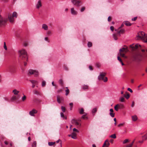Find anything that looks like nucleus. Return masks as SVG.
Here are the masks:
<instances>
[{
  "mask_svg": "<svg viewBox=\"0 0 147 147\" xmlns=\"http://www.w3.org/2000/svg\"><path fill=\"white\" fill-rule=\"evenodd\" d=\"M139 47H130V49L133 51H136V53L133 56L134 60L140 61L142 59V55L140 53Z\"/></svg>",
  "mask_w": 147,
  "mask_h": 147,
  "instance_id": "f257e3e1",
  "label": "nucleus"
},
{
  "mask_svg": "<svg viewBox=\"0 0 147 147\" xmlns=\"http://www.w3.org/2000/svg\"><path fill=\"white\" fill-rule=\"evenodd\" d=\"M138 39L142 40V41L147 43V34L142 31L139 32L136 36Z\"/></svg>",
  "mask_w": 147,
  "mask_h": 147,
  "instance_id": "f03ea898",
  "label": "nucleus"
},
{
  "mask_svg": "<svg viewBox=\"0 0 147 147\" xmlns=\"http://www.w3.org/2000/svg\"><path fill=\"white\" fill-rule=\"evenodd\" d=\"M19 56L20 58L23 60L27 61L28 58L27 52L24 49L19 51Z\"/></svg>",
  "mask_w": 147,
  "mask_h": 147,
  "instance_id": "7ed1b4c3",
  "label": "nucleus"
},
{
  "mask_svg": "<svg viewBox=\"0 0 147 147\" xmlns=\"http://www.w3.org/2000/svg\"><path fill=\"white\" fill-rule=\"evenodd\" d=\"M18 14L16 12H14L13 13L12 16L10 14H9L8 15V18L10 22L11 23H13L14 21V17L16 18L17 17Z\"/></svg>",
  "mask_w": 147,
  "mask_h": 147,
  "instance_id": "20e7f679",
  "label": "nucleus"
},
{
  "mask_svg": "<svg viewBox=\"0 0 147 147\" xmlns=\"http://www.w3.org/2000/svg\"><path fill=\"white\" fill-rule=\"evenodd\" d=\"M105 72L100 73V75L98 77V79L99 80H102L104 82H106L108 80L107 78L105 77L106 74Z\"/></svg>",
  "mask_w": 147,
  "mask_h": 147,
  "instance_id": "39448f33",
  "label": "nucleus"
},
{
  "mask_svg": "<svg viewBox=\"0 0 147 147\" xmlns=\"http://www.w3.org/2000/svg\"><path fill=\"white\" fill-rule=\"evenodd\" d=\"M128 51V50L127 48H123L122 49H120L119 50L120 56L126 58L125 54L123 52L126 53Z\"/></svg>",
  "mask_w": 147,
  "mask_h": 147,
  "instance_id": "423d86ee",
  "label": "nucleus"
},
{
  "mask_svg": "<svg viewBox=\"0 0 147 147\" xmlns=\"http://www.w3.org/2000/svg\"><path fill=\"white\" fill-rule=\"evenodd\" d=\"M29 74L30 75H34L35 77H36L38 76L39 74L38 72V71L32 69H30L28 70Z\"/></svg>",
  "mask_w": 147,
  "mask_h": 147,
  "instance_id": "0eeeda50",
  "label": "nucleus"
},
{
  "mask_svg": "<svg viewBox=\"0 0 147 147\" xmlns=\"http://www.w3.org/2000/svg\"><path fill=\"white\" fill-rule=\"evenodd\" d=\"M42 0H38L36 1L35 7L36 9H39L42 7Z\"/></svg>",
  "mask_w": 147,
  "mask_h": 147,
  "instance_id": "6e6552de",
  "label": "nucleus"
},
{
  "mask_svg": "<svg viewBox=\"0 0 147 147\" xmlns=\"http://www.w3.org/2000/svg\"><path fill=\"white\" fill-rule=\"evenodd\" d=\"M7 20V19L4 18L0 15V26H2L4 25Z\"/></svg>",
  "mask_w": 147,
  "mask_h": 147,
  "instance_id": "1a4fd4ad",
  "label": "nucleus"
},
{
  "mask_svg": "<svg viewBox=\"0 0 147 147\" xmlns=\"http://www.w3.org/2000/svg\"><path fill=\"white\" fill-rule=\"evenodd\" d=\"M71 122L72 124L75 125L78 128L80 127L81 125L80 124L77 120L74 119H72L71 120Z\"/></svg>",
  "mask_w": 147,
  "mask_h": 147,
  "instance_id": "9d476101",
  "label": "nucleus"
},
{
  "mask_svg": "<svg viewBox=\"0 0 147 147\" xmlns=\"http://www.w3.org/2000/svg\"><path fill=\"white\" fill-rule=\"evenodd\" d=\"M71 1L74 5L77 7L80 6V1L76 0H71Z\"/></svg>",
  "mask_w": 147,
  "mask_h": 147,
  "instance_id": "9b49d317",
  "label": "nucleus"
},
{
  "mask_svg": "<svg viewBox=\"0 0 147 147\" xmlns=\"http://www.w3.org/2000/svg\"><path fill=\"white\" fill-rule=\"evenodd\" d=\"M37 111L34 109H33L32 111L29 112V114L32 116H34V114L36 113Z\"/></svg>",
  "mask_w": 147,
  "mask_h": 147,
  "instance_id": "f8f14e48",
  "label": "nucleus"
},
{
  "mask_svg": "<svg viewBox=\"0 0 147 147\" xmlns=\"http://www.w3.org/2000/svg\"><path fill=\"white\" fill-rule=\"evenodd\" d=\"M109 145L110 143L109 140H107L105 141L102 147H109Z\"/></svg>",
  "mask_w": 147,
  "mask_h": 147,
  "instance_id": "ddd939ff",
  "label": "nucleus"
},
{
  "mask_svg": "<svg viewBox=\"0 0 147 147\" xmlns=\"http://www.w3.org/2000/svg\"><path fill=\"white\" fill-rule=\"evenodd\" d=\"M57 101L59 103L61 102V101L63 100V98L62 97H60L59 95H57Z\"/></svg>",
  "mask_w": 147,
  "mask_h": 147,
  "instance_id": "4468645a",
  "label": "nucleus"
},
{
  "mask_svg": "<svg viewBox=\"0 0 147 147\" xmlns=\"http://www.w3.org/2000/svg\"><path fill=\"white\" fill-rule=\"evenodd\" d=\"M30 81L32 83V87L33 88H34L35 85L36 84H38V82L34 80H30Z\"/></svg>",
  "mask_w": 147,
  "mask_h": 147,
  "instance_id": "2eb2a0df",
  "label": "nucleus"
},
{
  "mask_svg": "<svg viewBox=\"0 0 147 147\" xmlns=\"http://www.w3.org/2000/svg\"><path fill=\"white\" fill-rule=\"evenodd\" d=\"M71 14L74 15H76L77 14V11H76L75 10L74 8L73 7L71 8Z\"/></svg>",
  "mask_w": 147,
  "mask_h": 147,
  "instance_id": "dca6fc26",
  "label": "nucleus"
},
{
  "mask_svg": "<svg viewBox=\"0 0 147 147\" xmlns=\"http://www.w3.org/2000/svg\"><path fill=\"white\" fill-rule=\"evenodd\" d=\"M42 29L46 30H47L48 28V26L45 24H43L42 25Z\"/></svg>",
  "mask_w": 147,
  "mask_h": 147,
  "instance_id": "f3484780",
  "label": "nucleus"
},
{
  "mask_svg": "<svg viewBox=\"0 0 147 147\" xmlns=\"http://www.w3.org/2000/svg\"><path fill=\"white\" fill-rule=\"evenodd\" d=\"M121 105H119L118 104L116 105L114 107L116 111H117L118 110L119 108H120Z\"/></svg>",
  "mask_w": 147,
  "mask_h": 147,
  "instance_id": "a211bd4d",
  "label": "nucleus"
},
{
  "mask_svg": "<svg viewBox=\"0 0 147 147\" xmlns=\"http://www.w3.org/2000/svg\"><path fill=\"white\" fill-rule=\"evenodd\" d=\"M132 118L133 121H136L138 119V117L136 115L132 116Z\"/></svg>",
  "mask_w": 147,
  "mask_h": 147,
  "instance_id": "6ab92c4d",
  "label": "nucleus"
},
{
  "mask_svg": "<svg viewBox=\"0 0 147 147\" xmlns=\"http://www.w3.org/2000/svg\"><path fill=\"white\" fill-rule=\"evenodd\" d=\"M12 92L14 94L17 95L19 93V91L16 89H14L13 90Z\"/></svg>",
  "mask_w": 147,
  "mask_h": 147,
  "instance_id": "aec40b11",
  "label": "nucleus"
},
{
  "mask_svg": "<svg viewBox=\"0 0 147 147\" xmlns=\"http://www.w3.org/2000/svg\"><path fill=\"white\" fill-rule=\"evenodd\" d=\"M124 24L127 26H130L131 25V24L128 21L125 22Z\"/></svg>",
  "mask_w": 147,
  "mask_h": 147,
  "instance_id": "412c9836",
  "label": "nucleus"
},
{
  "mask_svg": "<svg viewBox=\"0 0 147 147\" xmlns=\"http://www.w3.org/2000/svg\"><path fill=\"white\" fill-rule=\"evenodd\" d=\"M125 31L123 29H121L119 31H117V33L118 34H120L121 33H123Z\"/></svg>",
  "mask_w": 147,
  "mask_h": 147,
  "instance_id": "4be33fe9",
  "label": "nucleus"
},
{
  "mask_svg": "<svg viewBox=\"0 0 147 147\" xmlns=\"http://www.w3.org/2000/svg\"><path fill=\"white\" fill-rule=\"evenodd\" d=\"M143 140H147V133L143 136L142 137Z\"/></svg>",
  "mask_w": 147,
  "mask_h": 147,
  "instance_id": "5701e85b",
  "label": "nucleus"
},
{
  "mask_svg": "<svg viewBox=\"0 0 147 147\" xmlns=\"http://www.w3.org/2000/svg\"><path fill=\"white\" fill-rule=\"evenodd\" d=\"M82 88L83 90H85L88 88V86L87 85H84L82 86Z\"/></svg>",
  "mask_w": 147,
  "mask_h": 147,
  "instance_id": "b1692460",
  "label": "nucleus"
},
{
  "mask_svg": "<svg viewBox=\"0 0 147 147\" xmlns=\"http://www.w3.org/2000/svg\"><path fill=\"white\" fill-rule=\"evenodd\" d=\"M66 89L65 90V95L66 96H67L68 94L69 93V90L68 88L67 87H66Z\"/></svg>",
  "mask_w": 147,
  "mask_h": 147,
  "instance_id": "393cba45",
  "label": "nucleus"
},
{
  "mask_svg": "<svg viewBox=\"0 0 147 147\" xmlns=\"http://www.w3.org/2000/svg\"><path fill=\"white\" fill-rule=\"evenodd\" d=\"M142 52L143 53V54H144L145 56L147 55V50L146 51L145 49H142Z\"/></svg>",
  "mask_w": 147,
  "mask_h": 147,
  "instance_id": "a878e982",
  "label": "nucleus"
},
{
  "mask_svg": "<svg viewBox=\"0 0 147 147\" xmlns=\"http://www.w3.org/2000/svg\"><path fill=\"white\" fill-rule=\"evenodd\" d=\"M60 115H61V117L63 118V119H67V117H65V116L64 115V114L63 113L61 112L60 113Z\"/></svg>",
  "mask_w": 147,
  "mask_h": 147,
  "instance_id": "bb28decb",
  "label": "nucleus"
},
{
  "mask_svg": "<svg viewBox=\"0 0 147 147\" xmlns=\"http://www.w3.org/2000/svg\"><path fill=\"white\" fill-rule=\"evenodd\" d=\"M113 36L115 40H116L117 39V34H114L113 35Z\"/></svg>",
  "mask_w": 147,
  "mask_h": 147,
  "instance_id": "cd10ccee",
  "label": "nucleus"
},
{
  "mask_svg": "<svg viewBox=\"0 0 147 147\" xmlns=\"http://www.w3.org/2000/svg\"><path fill=\"white\" fill-rule=\"evenodd\" d=\"M55 142H48V145L49 146H51L53 145L54 144H55Z\"/></svg>",
  "mask_w": 147,
  "mask_h": 147,
  "instance_id": "c85d7f7f",
  "label": "nucleus"
},
{
  "mask_svg": "<svg viewBox=\"0 0 147 147\" xmlns=\"http://www.w3.org/2000/svg\"><path fill=\"white\" fill-rule=\"evenodd\" d=\"M97 111V109L96 108H94L92 109V112L94 115V113L96 112Z\"/></svg>",
  "mask_w": 147,
  "mask_h": 147,
  "instance_id": "c756f323",
  "label": "nucleus"
},
{
  "mask_svg": "<svg viewBox=\"0 0 147 147\" xmlns=\"http://www.w3.org/2000/svg\"><path fill=\"white\" fill-rule=\"evenodd\" d=\"M59 84L61 85L62 86H63V81L62 80L60 79L59 80Z\"/></svg>",
  "mask_w": 147,
  "mask_h": 147,
  "instance_id": "7c9ffc66",
  "label": "nucleus"
},
{
  "mask_svg": "<svg viewBox=\"0 0 147 147\" xmlns=\"http://www.w3.org/2000/svg\"><path fill=\"white\" fill-rule=\"evenodd\" d=\"M129 46H141V45L139 43H134L132 45H131Z\"/></svg>",
  "mask_w": 147,
  "mask_h": 147,
  "instance_id": "2f4dec72",
  "label": "nucleus"
},
{
  "mask_svg": "<svg viewBox=\"0 0 147 147\" xmlns=\"http://www.w3.org/2000/svg\"><path fill=\"white\" fill-rule=\"evenodd\" d=\"M124 96L127 99L129 98L130 96L129 94L128 93L126 95L124 94Z\"/></svg>",
  "mask_w": 147,
  "mask_h": 147,
  "instance_id": "473e14b6",
  "label": "nucleus"
},
{
  "mask_svg": "<svg viewBox=\"0 0 147 147\" xmlns=\"http://www.w3.org/2000/svg\"><path fill=\"white\" fill-rule=\"evenodd\" d=\"M36 141H34L32 144V147H36Z\"/></svg>",
  "mask_w": 147,
  "mask_h": 147,
  "instance_id": "72a5a7b5",
  "label": "nucleus"
},
{
  "mask_svg": "<svg viewBox=\"0 0 147 147\" xmlns=\"http://www.w3.org/2000/svg\"><path fill=\"white\" fill-rule=\"evenodd\" d=\"M17 97L16 96H13L11 98V100H15L17 99Z\"/></svg>",
  "mask_w": 147,
  "mask_h": 147,
  "instance_id": "f704fd0d",
  "label": "nucleus"
},
{
  "mask_svg": "<svg viewBox=\"0 0 147 147\" xmlns=\"http://www.w3.org/2000/svg\"><path fill=\"white\" fill-rule=\"evenodd\" d=\"M110 137L111 138H112L115 139L116 138V135L115 134H113L112 135H111L110 136Z\"/></svg>",
  "mask_w": 147,
  "mask_h": 147,
  "instance_id": "c9c22d12",
  "label": "nucleus"
},
{
  "mask_svg": "<svg viewBox=\"0 0 147 147\" xmlns=\"http://www.w3.org/2000/svg\"><path fill=\"white\" fill-rule=\"evenodd\" d=\"M10 141L9 140H5V141H4V143L6 145H8L9 144V143L10 142Z\"/></svg>",
  "mask_w": 147,
  "mask_h": 147,
  "instance_id": "e433bc0d",
  "label": "nucleus"
},
{
  "mask_svg": "<svg viewBox=\"0 0 147 147\" xmlns=\"http://www.w3.org/2000/svg\"><path fill=\"white\" fill-rule=\"evenodd\" d=\"M61 109L62 111L64 113L65 111V107L63 106L61 107Z\"/></svg>",
  "mask_w": 147,
  "mask_h": 147,
  "instance_id": "4c0bfd02",
  "label": "nucleus"
},
{
  "mask_svg": "<svg viewBox=\"0 0 147 147\" xmlns=\"http://www.w3.org/2000/svg\"><path fill=\"white\" fill-rule=\"evenodd\" d=\"M26 99V96L24 95L22 97V101H24Z\"/></svg>",
  "mask_w": 147,
  "mask_h": 147,
  "instance_id": "58836bf2",
  "label": "nucleus"
},
{
  "mask_svg": "<svg viewBox=\"0 0 147 147\" xmlns=\"http://www.w3.org/2000/svg\"><path fill=\"white\" fill-rule=\"evenodd\" d=\"M33 92L34 94L37 95H39L40 94L39 92L38 91L36 90H34L33 91Z\"/></svg>",
  "mask_w": 147,
  "mask_h": 147,
  "instance_id": "ea45409f",
  "label": "nucleus"
},
{
  "mask_svg": "<svg viewBox=\"0 0 147 147\" xmlns=\"http://www.w3.org/2000/svg\"><path fill=\"white\" fill-rule=\"evenodd\" d=\"M60 142V147H62V142L61 141V140L60 139H59L58 140H57L56 142L57 143H58L59 142Z\"/></svg>",
  "mask_w": 147,
  "mask_h": 147,
  "instance_id": "a19ab883",
  "label": "nucleus"
},
{
  "mask_svg": "<svg viewBox=\"0 0 147 147\" xmlns=\"http://www.w3.org/2000/svg\"><path fill=\"white\" fill-rule=\"evenodd\" d=\"M110 115L112 117H114L115 116V113L113 112H110Z\"/></svg>",
  "mask_w": 147,
  "mask_h": 147,
  "instance_id": "79ce46f5",
  "label": "nucleus"
},
{
  "mask_svg": "<svg viewBox=\"0 0 147 147\" xmlns=\"http://www.w3.org/2000/svg\"><path fill=\"white\" fill-rule=\"evenodd\" d=\"M125 99L123 97H121L120 98V100L121 102H124Z\"/></svg>",
  "mask_w": 147,
  "mask_h": 147,
  "instance_id": "37998d69",
  "label": "nucleus"
},
{
  "mask_svg": "<svg viewBox=\"0 0 147 147\" xmlns=\"http://www.w3.org/2000/svg\"><path fill=\"white\" fill-rule=\"evenodd\" d=\"M84 110L83 108H81L80 111V113L81 114H82L83 113Z\"/></svg>",
  "mask_w": 147,
  "mask_h": 147,
  "instance_id": "c03bdc74",
  "label": "nucleus"
},
{
  "mask_svg": "<svg viewBox=\"0 0 147 147\" xmlns=\"http://www.w3.org/2000/svg\"><path fill=\"white\" fill-rule=\"evenodd\" d=\"M46 85V82L45 81H43L42 82V87L45 86Z\"/></svg>",
  "mask_w": 147,
  "mask_h": 147,
  "instance_id": "a18cd8bd",
  "label": "nucleus"
},
{
  "mask_svg": "<svg viewBox=\"0 0 147 147\" xmlns=\"http://www.w3.org/2000/svg\"><path fill=\"white\" fill-rule=\"evenodd\" d=\"M73 131L74 132L79 133V131L76 128H74L73 129Z\"/></svg>",
  "mask_w": 147,
  "mask_h": 147,
  "instance_id": "49530a36",
  "label": "nucleus"
},
{
  "mask_svg": "<svg viewBox=\"0 0 147 147\" xmlns=\"http://www.w3.org/2000/svg\"><path fill=\"white\" fill-rule=\"evenodd\" d=\"M77 136L73 135L71 134V138L74 139H76L77 138Z\"/></svg>",
  "mask_w": 147,
  "mask_h": 147,
  "instance_id": "de8ad7c7",
  "label": "nucleus"
},
{
  "mask_svg": "<svg viewBox=\"0 0 147 147\" xmlns=\"http://www.w3.org/2000/svg\"><path fill=\"white\" fill-rule=\"evenodd\" d=\"M129 141V140L128 139H126L123 142V144H125L127 142H128Z\"/></svg>",
  "mask_w": 147,
  "mask_h": 147,
  "instance_id": "09e8293b",
  "label": "nucleus"
},
{
  "mask_svg": "<svg viewBox=\"0 0 147 147\" xmlns=\"http://www.w3.org/2000/svg\"><path fill=\"white\" fill-rule=\"evenodd\" d=\"M96 66L98 68H99L100 66V65L99 63H96Z\"/></svg>",
  "mask_w": 147,
  "mask_h": 147,
  "instance_id": "8fccbe9b",
  "label": "nucleus"
},
{
  "mask_svg": "<svg viewBox=\"0 0 147 147\" xmlns=\"http://www.w3.org/2000/svg\"><path fill=\"white\" fill-rule=\"evenodd\" d=\"M82 118L84 119H85L86 118L87 119H88V117H87L85 115H84L82 116Z\"/></svg>",
  "mask_w": 147,
  "mask_h": 147,
  "instance_id": "3c124183",
  "label": "nucleus"
},
{
  "mask_svg": "<svg viewBox=\"0 0 147 147\" xmlns=\"http://www.w3.org/2000/svg\"><path fill=\"white\" fill-rule=\"evenodd\" d=\"M85 9V8L84 7H83L81 9L80 11L81 12L83 11Z\"/></svg>",
  "mask_w": 147,
  "mask_h": 147,
  "instance_id": "603ef678",
  "label": "nucleus"
},
{
  "mask_svg": "<svg viewBox=\"0 0 147 147\" xmlns=\"http://www.w3.org/2000/svg\"><path fill=\"white\" fill-rule=\"evenodd\" d=\"M92 43L90 42H88V46H92Z\"/></svg>",
  "mask_w": 147,
  "mask_h": 147,
  "instance_id": "864d4df0",
  "label": "nucleus"
},
{
  "mask_svg": "<svg viewBox=\"0 0 147 147\" xmlns=\"http://www.w3.org/2000/svg\"><path fill=\"white\" fill-rule=\"evenodd\" d=\"M51 34V32L50 31H48L47 32V34L48 35L50 34Z\"/></svg>",
  "mask_w": 147,
  "mask_h": 147,
  "instance_id": "5fc2aeb1",
  "label": "nucleus"
},
{
  "mask_svg": "<svg viewBox=\"0 0 147 147\" xmlns=\"http://www.w3.org/2000/svg\"><path fill=\"white\" fill-rule=\"evenodd\" d=\"M117 59L120 62H122V60L119 56H118Z\"/></svg>",
  "mask_w": 147,
  "mask_h": 147,
  "instance_id": "6e6d98bb",
  "label": "nucleus"
},
{
  "mask_svg": "<svg viewBox=\"0 0 147 147\" xmlns=\"http://www.w3.org/2000/svg\"><path fill=\"white\" fill-rule=\"evenodd\" d=\"M62 90L61 89H59L57 91V92L58 93H60V92H62Z\"/></svg>",
  "mask_w": 147,
  "mask_h": 147,
  "instance_id": "4d7b16f0",
  "label": "nucleus"
},
{
  "mask_svg": "<svg viewBox=\"0 0 147 147\" xmlns=\"http://www.w3.org/2000/svg\"><path fill=\"white\" fill-rule=\"evenodd\" d=\"M110 29L113 32L114 29V27L113 26H111L110 27Z\"/></svg>",
  "mask_w": 147,
  "mask_h": 147,
  "instance_id": "13d9d810",
  "label": "nucleus"
},
{
  "mask_svg": "<svg viewBox=\"0 0 147 147\" xmlns=\"http://www.w3.org/2000/svg\"><path fill=\"white\" fill-rule=\"evenodd\" d=\"M137 18V17H135L134 18H132L131 19V20L132 21H135L136 20Z\"/></svg>",
  "mask_w": 147,
  "mask_h": 147,
  "instance_id": "bf43d9fd",
  "label": "nucleus"
},
{
  "mask_svg": "<svg viewBox=\"0 0 147 147\" xmlns=\"http://www.w3.org/2000/svg\"><path fill=\"white\" fill-rule=\"evenodd\" d=\"M127 90L128 91H129V92H130L131 93L133 92V91H132V90L130 88H127Z\"/></svg>",
  "mask_w": 147,
  "mask_h": 147,
  "instance_id": "052dcab7",
  "label": "nucleus"
},
{
  "mask_svg": "<svg viewBox=\"0 0 147 147\" xmlns=\"http://www.w3.org/2000/svg\"><path fill=\"white\" fill-rule=\"evenodd\" d=\"M124 124V123H120V124H119L118 125V127H120L121 126H123V125Z\"/></svg>",
  "mask_w": 147,
  "mask_h": 147,
  "instance_id": "680f3d73",
  "label": "nucleus"
},
{
  "mask_svg": "<svg viewBox=\"0 0 147 147\" xmlns=\"http://www.w3.org/2000/svg\"><path fill=\"white\" fill-rule=\"evenodd\" d=\"M135 103L133 101L132 102V104L131 105V107H133Z\"/></svg>",
  "mask_w": 147,
  "mask_h": 147,
  "instance_id": "e2e57ef3",
  "label": "nucleus"
},
{
  "mask_svg": "<svg viewBox=\"0 0 147 147\" xmlns=\"http://www.w3.org/2000/svg\"><path fill=\"white\" fill-rule=\"evenodd\" d=\"M89 69H90V70H93V68L90 65L89 67Z\"/></svg>",
  "mask_w": 147,
  "mask_h": 147,
  "instance_id": "0e129e2a",
  "label": "nucleus"
},
{
  "mask_svg": "<svg viewBox=\"0 0 147 147\" xmlns=\"http://www.w3.org/2000/svg\"><path fill=\"white\" fill-rule=\"evenodd\" d=\"M111 20V18L110 16H109L108 18V21L110 22Z\"/></svg>",
  "mask_w": 147,
  "mask_h": 147,
  "instance_id": "69168bd1",
  "label": "nucleus"
},
{
  "mask_svg": "<svg viewBox=\"0 0 147 147\" xmlns=\"http://www.w3.org/2000/svg\"><path fill=\"white\" fill-rule=\"evenodd\" d=\"M9 145H10V146H11H11H13V143H12V142H11V141H10V142H9Z\"/></svg>",
  "mask_w": 147,
  "mask_h": 147,
  "instance_id": "338daca9",
  "label": "nucleus"
},
{
  "mask_svg": "<svg viewBox=\"0 0 147 147\" xmlns=\"http://www.w3.org/2000/svg\"><path fill=\"white\" fill-rule=\"evenodd\" d=\"M72 134V135H75V136H77V133L76 132H73L72 134Z\"/></svg>",
  "mask_w": 147,
  "mask_h": 147,
  "instance_id": "774afa93",
  "label": "nucleus"
}]
</instances>
